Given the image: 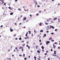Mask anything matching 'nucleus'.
Returning <instances> with one entry per match:
<instances>
[{"label":"nucleus","instance_id":"obj_1","mask_svg":"<svg viewBox=\"0 0 60 60\" xmlns=\"http://www.w3.org/2000/svg\"><path fill=\"white\" fill-rule=\"evenodd\" d=\"M26 18L24 17V18H23V20H26Z\"/></svg>","mask_w":60,"mask_h":60},{"label":"nucleus","instance_id":"obj_2","mask_svg":"<svg viewBox=\"0 0 60 60\" xmlns=\"http://www.w3.org/2000/svg\"><path fill=\"white\" fill-rule=\"evenodd\" d=\"M27 34H28V32H27L25 35V36L26 37H27Z\"/></svg>","mask_w":60,"mask_h":60},{"label":"nucleus","instance_id":"obj_3","mask_svg":"<svg viewBox=\"0 0 60 60\" xmlns=\"http://www.w3.org/2000/svg\"><path fill=\"white\" fill-rule=\"evenodd\" d=\"M51 28H52V29H54V26H51Z\"/></svg>","mask_w":60,"mask_h":60},{"label":"nucleus","instance_id":"obj_4","mask_svg":"<svg viewBox=\"0 0 60 60\" xmlns=\"http://www.w3.org/2000/svg\"><path fill=\"white\" fill-rule=\"evenodd\" d=\"M13 13L11 12L10 13V15H13Z\"/></svg>","mask_w":60,"mask_h":60},{"label":"nucleus","instance_id":"obj_5","mask_svg":"<svg viewBox=\"0 0 60 60\" xmlns=\"http://www.w3.org/2000/svg\"><path fill=\"white\" fill-rule=\"evenodd\" d=\"M37 52H38V53H40V51L38 50L37 51Z\"/></svg>","mask_w":60,"mask_h":60},{"label":"nucleus","instance_id":"obj_6","mask_svg":"<svg viewBox=\"0 0 60 60\" xmlns=\"http://www.w3.org/2000/svg\"><path fill=\"white\" fill-rule=\"evenodd\" d=\"M41 48L42 49H43L44 48V47H43V46H42L41 47Z\"/></svg>","mask_w":60,"mask_h":60},{"label":"nucleus","instance_id":"obj_7","mask_svg":"<svg viewBox=\"0 0 60 60\" xmlns=\"http://www.w3.org/2000/svg\"><path fill=\"white\" fill-rule=\"evenodd\" d=\"M43 32V30H41L40 31V32Z\"/></svg>","mask_w":60,"mask_h":60},{"label":"nucleus","instance_id":"obj_8","mask_svg":"<svg viewBox=\"0 0 60 60\" xmlns=\"http://www.w3.org/2000/svg\"><path fill=\"white\" fill-rule=\"evenodd\" d=\"M57 18H55L54 19H53V20H56V19H57Z\"/></svg>","mask_w":60,"mask_h":60},{"label":"nucleus","instance_id":"obj_9","mask_svg":"<svg viewBox=\"0 0 60 60\" xmlns=\"http://www.w3.org/2000/svg\"><path fill=\"white\" fill-rule=\"evenodd\" d=\"M46 42H47L48 43H49L50 42L49 41H47Z\"/></svg>","mask_w":60,"mask_h":60},{"label":"nucleus","instance_id":"obj_10","mask_svg":"<svg viewBox=\"0 0 60 60\" xmlns=\"http://www.w3.org/2000/svg\"><path fill=\"white\" fill-rule=\"evenodd\" d=\"M25 45V44H24L23 45H22V47H24V46Z\"/></svg>","mask_w":60,"mask_h":60},{"label":"nucleus","instance_id":"obj_11","mask_svg":"<svg viewBox=\"0 0 60 60\" xmlns=\"http://www.w3.org/2000/svg\"><path fill=\"white\" fill-rule=\"evenodd\" d=\"M28 32L29 34H31V33L30 32V31H28Z\"/></svg>","mask_w":60,"mask_h":60},{"label":"nucleus","instance_id":"obj_12","mask_svg":"<svg viewBox=\"0 0 60 60\" xmlns=\"http://www.w3.org/2000/svg\"><path fill=\"white\" fill-rule=\"evenodd\" d=\"M10 30L11 32H12V31H13V30L12 29L11 30Z\"/></svg>","mask_w":60,"mask_h":60},{"label":"nucleus","instance_id":"obj_13","mask_svg":"<svg viewBox=\"0 0 60 60\" xmlns=\"http://www.w3.org/2000/svg\"><path fill=\"white\" fill-rule=\"evenodd\" d=\"M44 36L45 37L46 36V34H44Z\"/></svg>","mask_w":60,"mask_h":60},{"label":"nucleus","instance_id":"obj_14","mask_svg":"<svg viewBox=\"0 0 60 60\" xmlns=\"http://www.w3.org/2000/svg\"><path fill=\"white\" fill-rule=\"evenodd\" d=\"M19 40H21V38H19Z\"/></svg>","mask_w":60,"mask_h":60},{"label":"nucleus","instance_id":"obj_15","mask_svg":"<svg viewBox=\"0 0 60 60\" xmlns=\"http://www.w3.org/2000/svg\"><path fill=\"white\" fill-rule=\"evenodd\" d=\"M42 43H41L40 44V45H42Z\"/></svg>","mask_w":60,"mask_h":60},{"label":"nucleus","instance_id":"obj_16","mask_svg":"<svg viewBox=\"0 0 60 60\" xmlns=\"http://www.w3.org/2000/svg\"><path fill=\"white\" fill-rule=\"evenodd\" d=\"M39 25H40V26H41L42 24H41V23H40V24H39Z\"/></svg>","mask_w":60,"mask_h":60},{"label":"nucleus","instance_id":"obj_17","mask_svg":"<svg viewBox=\"0 0 60 60\" xmlns=\"http://www.w3.org/2000/svg\"><path fill=\"white\" fill-rule=\"evenodd\" d=\"M52 38H50L49 39V40H51V39H52Z\"/></svg>","mask_w":60,"mask_h":60},{"label":"nucleus","instance_id":"obj_18","mask_svg":"<svg viewBox=\"0 0 60 60\" xmlns=\"http://www.w3.org/2000/svg\"><path fill=\"white\" fill-rule=\"evenodd\" d=\"M55 31H57V29H56L55 30Z\"/></svg>","mask_w":60,"mask_h":60},{"label":"nucleus","instance_id":"obj_19","mask_svg":"<svg viewBox=\"0 0 60 60\" xmlns=\"http://www.w3.org/2000/svg\"><path fill=\"white\" fill-rule=\"evenodd\" d=\"M18 10H19V11H21V10H20V8H19V9H18Z\"/></svg>","mask_w":60,"mask_h":60},{"label":"nucleus","instance_id":"obj_20","mask_svg":"<svg viewBox=\"0 0 60 60\" xmlns=\"http://www.w3.org/2000/svg\"><path fill=\"white\" fill-rule=\"evenodd\" d=\"M54 53H56V51H54Z\"/></svg>","mask_w":60,"mask_h":60},{"label":"nucleus","instance_id":"obj_21","mask_svg":"<svg viewBox=\"0 0 60 60\" xmlns=\"http://www.w3.org/2000/svg\"><path fill=\"white\" fill-rule=\"evenodd\" d=\"M21 47L20 46L19 47V49H21Z\"/></svg>","mask_w":60,"mask_h":60},{"label":"nucleus","instance_id":"obj_22","mask_svg":"<svg viewBox=\"0 0 60 60\" xmlns=\"http://www.w3.org/2000/svg\"><path fill=\"white\" fill-rule=\"evenodd\" d=\"M19 56H22V55L19 54Z\"/></svg>","mask_w":60,"mask_h":60},{"label":"nucleus","instance_id":"obj_23","mask_svg":"<svg viewBox=\"0 0 60 60\" xmlns=\"http://www.w3.org/2000/svg\"><path fill=\"white\" fill-rule=\"evenodd\" d=\"M8 8H9V9H11V7H8Z\"/></svg>","mask_w":60,"mask_h":60},{"label":"nucleus","instance_id":"obj_24","mask_svg":"<svg viewBox=\"0 0 60 60\" xmlns=\"http://www.w3.org/2000/svg\"><path fill=\"white\" fill-rule=\"evenodd\" d=\"M24 59L25 60H26V57L25 58H24Z\"/></svg>","mask_w":60,"mask_h":60},{"label":"nucleus","instance_id":"obj_25","mask_svg":"<svg viewBox=\"0 0 60 60\" xmlns=\"http://www.w3.org/2000/svg\"><path fill=\"white\" fill-rule=\"evenodd\" d=\"M46 53H48V52H49V51H46Z\"/></svg>","mask_w":60,"mask_h":60},{"label":"nucleus","instance_id":"obj_26","mask_svg":"<svg viewBox=\"0 0 60 60\" xmlns=\"http://www.w3.org/2000/svg\"><path fill=\"white\" fill-rule=\"evenodd\" d=\"M45 24L46 25H48V23H45Z\"/></svg>","mask_w":60,"mask_h":60},{"label":"nucleus","instance_id":"obj_27","mask_svg":"<svg viewBox=\"0 0 60 60\" xmlns=\"http://www.w3.org/2000/svg\"><path fill=\"white\" fill-rule=\"evenodd\" d=\"M39 42H41V39H40L39 40Z\"/></svg>","mask_w":60,"mask_h":60},{"label":"nucleus","instance_id":"obj_28","mask_svg":"<svg viewBox=\"0 0 60 60\" xmlns=\"http://www.w3.org/2000/svg\"><path fill=\"white\" fill-rule=\"evenodd\" d=\"M51 41H53V42H54V41L53 40H52Z\"/></svg>","mask_w":60,"mask_h":60},{"label":"nucleus","instance_id":"obj_29","mask_svg":"<svg viewBox=\"0 0 60 60\" xmlns=\"http://www.w3.org/2000/svg\"><path fill=\"white\" fill-rule=\"evenodd\" d=\"M54 34V33H51V34Z\"/></svg>","mask_w":60,"mask_h":60},{"label":"nucleus","instance_id":"obj_30","mask_svg":"<svg viewBox=\"0 0 60 60\" xmlns=\"http://www.w3.org/2000/svg\"><path fill=\"white\" fill-rule=\"evenodd\" d=\"M34 58L36 59V57L35 56L34 57Z\"/></svg>","mask_w":60,"mask_h":60},{"label":"nucleus","instance_id":"obj_31","mask_svg":"<svg viewBox=\"0 0 60 60\" xmlns=\"http://www.w3.org/2000/svg\"><path fill=\"white\" fill-rule=\"evenodd\" d=\"M37 7H40V6L39 5H38Z\"/></svg>","mask_w":60,"mask_h":60},{"label":"nucleus","instance_id":"obj_32","mask_svg":"<svg viewBox=\"0 0 60 60\" xmlns=\"http://www.w3.org/2000/svg\"><path fill=\"white\" fill-rule=\"evenodd\" d=\"M38 15H39V14L38 13V14H36V15L38 16Z\"/></svg>","mask_w":60,"mask_h":60},{"label":"nucleus","instance_id":"obj_33","mask_svg":"<svg viewBox=\"0 0 60 60\" xmlns=\"http://www.w3.org/2000/svg\"><path fill=\"white\" fill-rule=\"evenodd\" d=\"M23 56L24 57H25V54H23Z\"/></svg>","mask_w":60,"mask_h":60},{"label":"nucleus","instance_id":"obj_34","mask_svg":"<svg viewBox=\"0 0 60 60\" xmlns=\"http://www.w3.org/2000/svg\"><path fill=\"white\" fill-rule=\"evenodd\" d=\"M51 23H53V21H51Z\"/></svg>","mask_w":60,"mask_h":60},{"label":"nucleus","instance_id":"obj_35","mask_svg":"<svg viewBox=\"0 0 60 60\" xmlns=\"http://www.w3.org/2000/svg\"><path fill=\"white\" fill-rule=\"evenodd\" d=\"M47 53H45V55H47Z\"/></svg>","mask_w":60,"mask_h":60},{"label":"nucleus","instance_id":"obj_36","mask_svg":"<svg viewBox=\"0 0 60 60\" xmlns=\"http://www.w3.org/2000/svg\"><path fill=\"white\" fill-rule=\"evenodd\" d=\"M54 44H57V43L55 42L54 43Z\"/></svg>","mask_w":60,"mask_h":60},{"label":"nucleus","instance_id":"obj_37","mask_svg":"<svg viewBox=\"0 0 60 60\" xmlns=\"http://www.w3.org/2000/svg\"><path fill=\"white\" fill-rule=\"evenodd\" d=\"M18 1V0H15V2H17Z\"/></svg>","mask_w":60,"mask_h":60},{"label":"nucleus","instance_id":"obj_38","mask_svg":"<svg viewBox=\"0 0 60 60\" xmlns=\"http://www.w3.org/2000/svg\"><path fill=\"white\" fill-rule=\"evenodd\" d=\"M55 47H56L55 46H53V48H55Z\"/></svg>","mask_w":60,"mask_h":60},{"label":"nucleus","instance_id":"obj_39","mask_svg":"<svg viewBox=\"0 0 60 60\" xmlns=\"http://www.w3.org/2000/svg\"><path fill=\"white\" fill-rule=\"evenodd\" d=\"M58 20H60V19L58 18Z\"/></svg>","mask_w":60,"mask_h":60},{"label":"nucleus","instance_id":"obj_40","mask_svg":"<svg viewBox=\"0 0 60 60\" xmlns=\"http://www.w3.org/2000/svg\"><path fill=\"white\" fill-rule=\"evenodd\" d=\"M54 54H55V55H56V52H54Z\"/></svg>","mask_w":60,"mask_h":60},{"label":"nucleus","instance_id":"obj_41","mask_svg":"<svg viewBox=\"0 0 60 60\" xmlns=\"http://www.w3.org/2000/svg\"><path fill=\"white\" fill-rule=\"evenodd\" d=\"M16 50H17V51H18V52H19V50H18V49H17Z\"/></svg>","mask_w":60,"mask_h":60},{"label":"nucleus","instance_id":"obj_42","mask_svg":"<svg viewBox=\"0 0 60 60\" xmlns=\"http://www.w3.org/2000/svg\"><path fill=\"white\" fill-rule=\"evenodd\" d=\"M49 31H46V33H49Z\"/></svg>","mask_w":60,"mask_h":60},{"label":"nucleus","instance_id":"obj_43","mask_svg":"<svg viewBox=\"0 0 60 60\" xmlns=\"http://www.w3.org/2000/svg\"><path fill=\"white\" fill-rule=\"evenodd\" d=\"M26 47H28L29 46H28V45H26Z\"/></svg>","mask_w":60,"mask_h":60},{"label":"nucleus","instance_id":"obj_44","mask_svg":"<svg viewBox=\"0 0 60 60\" xmlns=\"http://www.w3.org/2000/svg\"><path fill=\"white\" fill-rule=\"evenodd\" d=\"M15 40H18V38H15Z\"/></svg>","mask_w":60,"mask_h":60},{"label":"nucleus","instance_id":"obj_45","mask_svg":"<svg viewBox=\"0 0 60 60\" xmlns=\"http://www.w3.org/2000/svg\"><path fill=\"white\" fill-rule=\"evenodd\" d=\"M21 24H22V23H19V25H21Z\"/></svg>","mask_w":60,"mask_h":60},{"label":"nucleus","instance_id":"obj_46","mask_svg":"<svg viewBox=\"0 0 60 60\" xmlns=\"http://www.w3.org/2000/svg\"><path fill=\"white\" fill-rule=\"evenodd\" d=\"M34 32H35V33H36V31H35V30H34Z\"/></svg>","mask_w":60,"mask_h":60},{"label":"nucleus","instance_id":"obj_47","mask_svg":"<svg viewBox=\"0 0 60 60\" xmlns=\"http://www.w3.org/2000/svg\"><path fill=\"white\" fill-rule=\"evenodd\" d=\"M12 56H14V55H12Z\"/></svg>","mask_w":60,"mask_h":60},{"label":"nucleus","instance_id":"obj_48","mask_svg":"<svg viewBox=\"0 0 60 60\" xmlns=\"http://www.w3.org/2000/svg\"><path fill=\"white\" fill-rule=\"evenodd\" d=\"M0 27H3V25H1V26H0Z\"/></svg>","mask_w":60,"mask_h":60},{"label":"nucleus","instance_id":"obj_49","mask_svg":"<svg viewBox=\"0 0 60 60\" xmlns=\"http://www.w3.org/2000/svg\"><path fill=\"white\" fill-rule=\"evenodd\" d=\"M52 50H52V49H51V51H52Z\"/></svg>","mask_w":60,"mask_h":60},{"label":"nucleus","instance_id":"obj_50","mask_svg":"<svg viewBox=\"0 0 60 60\" xmlns=\"http://www.w3.org/2000/svg\"><path fill=\"white\" fill-rule=\"evenodd\" d=\"M25 39H26H26H27V38H26L25 37L24 38Z\"/></svg>","mask_w":60,"mask_h":60},{"label":"nucleus","instance_id":"obj_51","mask_svg":"<svg viewBox=\"0 0 60 60\" xmlns=\"http://www.w3.org/2000/svg\"><path fill=\"white\" fill-rule=\"evenodd\" d=\"M21 42H24V41H22Z\"/></svg>","mask_w":60,"mask_h":60},{"label":"nucleus","instance_id":"obj_52","mask_svg":"<svg viewBox=\"0 0 60 60\" xmlns=\"http://www.w3.org/2000/svg\"><path fill=\"white\" fill-rule=\"evenodd\" d=\"M29 58H30V56H29L28 57Z\"/></svg>","mask_w":60,"mask_h":60},{"label":"nucleus","instance_id":"obj_53","mask_svg":"<svg viewBox=\"0 0 60 60\" xmlns=\"http://www.w3.org/2000/svg\"><path fill=\"white\" fill-rule=\"evenodd\" d=\"M6 4V3H4V5H5V4Z\"/></svg>","mask_w":60,"mask_h":60},{"label":"nucleus","instance_id":"obj_54","mask_svg":"<svg viewBox=\"0 0 60 60\" xmlns=\"http://www.w3.org/2000/svg\"><path fill=\"white\" fill-rule=\"evenodd\" d=\"M32 34V36H33V33Z\"/></svg>","mask_w":60,"mask_h":60},{"label":"nucleus","instance_id":"obj_55","mask_svg":"<svg viewBox=\"0 0 60 60\" xmlns=\"http://www.w3.org/2000/svg\"><path fill=\"white\" fill-rule=\"evenodd\" d=\"M23 28H26V27L24 26L23 27Z\"/></svg>","mask_w":60,"mask_h":60},{"label":"nucleus","instance_id":"obj_56","mask_svg":"<svg viewBox=\"0 0 60 60\" xmlns=\"http://www.w3.org/2000/svg\"><path fill=\"white\" fill-rule=\"evenodd\" d=\"M7 59L8 60H9V58L7 57Z\"/></svg>","mask_w":60,"mask_h":60},{"label":"nucleus","instance_id":"obj_57","mask_svg":"<svg viewBox=\"0 0 60 60\" xmlns=\"http://www.w3.org/2000/svg\"><path fill=\"white\" fill-rule=\"evenodd\" d=\"M23 49H22V51H23Z\"/></svg>","mask_w":60,"mask_h":60},{"label":"nucleus","instance_id":"obj_58","mask_svg":"<svg viewBox=\"0 0 60 60\" xmlns=\"http://www.w3.org/2000/svg\"><path fill=\"white\" fill-rule=\"evenodd\" d=\"M58 49H60V47H58Z\"/></svg>","mask_w":60,"mask_h":60},{"label":"nucleus","instance_id":"obj_59","mask_svg":"<svg viewBox=\"0 0 60 60\" xmlns=\"http://www.w3.org/2000/svg\"><path fill=\"white\" fill-rule=\"evenodd\" d=\"M21 48L22 49H23V48L21 47Z\"/></svg>","mask_w":60,"mask_h":60},{"label":"nucleus","instance_id":"obj_60","mask_svg":"<svg viewBox=\"0 0 60 60\" xmlns=\"http://www.w3.org/2000/svg\"><path fill=\"white\" fill-rule=\"evenodd\" d=\"M60 5V3H59L58 4V5Z\"/></svg>","mask_w":60,"mask_h":60},{"label":"nucleus","instance_id":"obj_61","mask_svg":"<svg viewBox=\"0 0 60 60\" xmlns=\"http://www.w3.org/2000/svg\"><path fill=\"white\" fill-rule=\"evenodd\" d=\"M17 47H16L15 48V49H17Z\"/></svg>","mask_w":60,"mask_h":60},{"label":"nucleus","instance_id":"obj_62","mask_svg":"<svg viewBox=\"0 0 60 60\" xmlns=\"http://www.w3.org/2000/svg\"><path fill=\"white\" fill-rule=\"evenodd\" d=\"M38 59L39 60H40V59L39 58H38Z\"/></svg>","mask_w":60,"mask_h":60},{"label":"nucleus","instance_id":"obj_63","mask_svg":"<svg viewBox=\"0 0 60 60\" xmlns=\"http://www.w3.org/2000/svg\"><path fill=\"white\" fill-rule=\"evenodd\" d=\"M28 49H30V46L28 47Z\"/></svg>","mask_w":60,"mask_h":60},{"label":"nucleus","instance_id":"obj_64","mask_svg":"<svg viewBox=\"0 0 60 60\" xmlns=\"http://www.w3.org/2000/svg\"><path fill=\"white\" fill-rule=\"evenodd\" d=\"M48 60H49V58H48Z\"/></svg>","mask_w":60,"mask_h":60}]
</instances>
